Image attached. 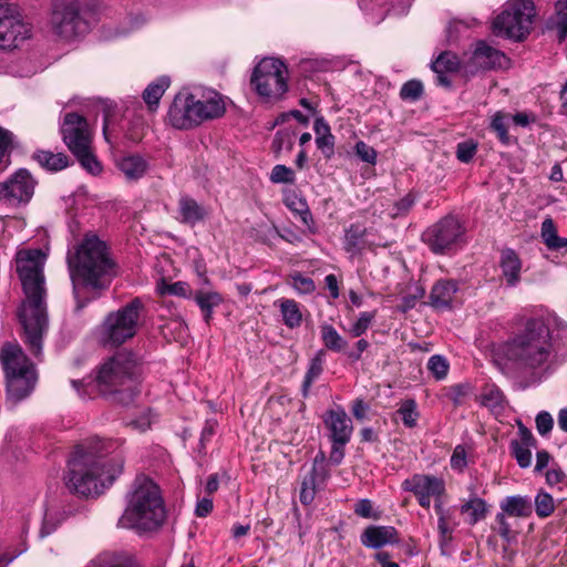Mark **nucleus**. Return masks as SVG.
Wrapping results in <instances>:
<instances>
[{
    "label": "nucleus",
    "mask_w": 567,
    "mask_h": 567,
    "mask_svg": "<svg viewBox=\"0 0 567 567\" xmlns=\"http://www.w3.org/2000/svg\"><path fill=\"white\" fill-rule=\"evenodd\" d=\"M466 228L454 215H446L427 227L422 234V241L435 255L455 251L465 241Z\"/></svg>",
    "instance_id": "obj_11"
},
{
    "label": "nucleus",
    "mask_w": 567,
    "mask_h": 567,
    "mask_svg": "<svg viewBox=\"0 0 567 567\" xmlns=\"http://www.w3.org/2000/svg\"><path fill=\"white\" fill-rule=\"evenodd\" d=\"M32 158L37 161L40 166L51 172H59L69 166V157L63 153H52L41 150L33 153Z\"/></svg>",
    "instance_id": "obj_30"
},
{
    "label": "nucleus",
    "mask_w": 567,
    "mask_h": 567,
    "mask_svg": "<svg viewBox=\"0 0 567 567\" xmlns=\"http://www.w3.org/2000/svg\"><path fill=\"white\" fill-rule=\"evenodd\" d=\"M270 181L275 184H291L295 182V173L290 167L278 164L271 171Z\"/></svg>",
    "instance_id": "obj_52"
},
{
    "label": "nucleus",
    "mask_w": 567,
    "mask_h": 567,
    "mask_svg": "<svg viewBox=\"0 0 567 567\" xmlns=\"http://www.w3.org/2000/svg\"><path fill=\"white\" fill-rule=\"evenodd\" d=\"M396 413L401 416L406 427L412 429L416 425L419 412L414 400H405Z\"/></svg>",
    "instance_id": "obj_44"
},
{
    "label": "nucleus",
    "mask_w": 567,
    "mask_h": 567,
    "mask_svg": "<svg viewBox=\"0 0 567 567\" xmlns=\"http://www.w3.org/2000/svg\"><path fill=\"white\" fill-rule=\"evenodd\" d=\"M554 27L557 30L559 42L567 37V0H558L556 2V19Z\"/></svg>",
    "instance_id": "obj_42"
},
{
    "label": "nucleus",
    "mask_w": 567,
    "mask_h": 567,
    "mask_svg": "<svg viewBox=\"0 0 567 567\" xmlns=\"http://www.w3.org/2000/svg\"><path fill=\"white\" fill-rule=\"evenodd\" d=\"M66 261L78 299V286L92 290H105L117 276V266L107 245L94 234H87L73 250H69Z\"/></svg>",
    "instance_id": "obj_3"
},
{
    "label": "nucleus",
    "mask_w": 567,
    "mask_h": 567,
    "mask_svg": "<svg viewBox=\"0 0 567 567\" xmlns=\"http://www.w3.org/2000/svg\"><path fill=\"white\" fill-rule=\"evenodd\" d=\"M507 115L503 112H496L491 121V130L494 131L499 140V142L504 145H508L511 143V136L507 131Z\"/></svg>",
    "instance_id": "obj_43"
},
{
    "label": "nucleus",
    "mask_w": 567,
    "mask_h": 567,
    "mask_svg": "<svg viewBox=\"0 0 567 567\" xmlns=\"http://www.w3.org/2000/svg\"><path fill=\"white\" fill-rule=\"evenodd\" d=\"M512 454L515 457L517 464L522 468H526L532 463V452L530 446H524L518 441H512L511 443Z\"/></svg>",
    "instance_id": "obj_51"
},
{
    "label": "nucleus",
    "mask_w": 567,
    "mask_h": 567,
    "mask_svg": "<svg viewBox=\"0 0 567 567\" xmlns=\"http://www.w3.org/2000/svg\"><path fill=\"white\" fill-rule=\"evenodd\" d=\"M555 509L554 499L550 494L539 492L535 497V512L538 517L546 518L553 514Z\"/></svg>",
    "instance_id": "obj_46"
},
{
    "label": "nucleus",
    "mask_w": 567,
    "mask_h": 567,
    "mask_svg": "<svg viewBox=\"0 0 567 567\" xmlns=\"http://www.w3.org/2000/svg\"><path fill=\"white\" fill-rule=\"evenodd\" d=\"M13 135L10 131L0 127V163L12 145Z\"/></svg>",
    "instance_id": "obj_62"
},
{
    "label": "nucleus",
    "mask_w": 567,
    "mask_h": 567,
    "mask_svg": "<svg viewBox=\"0 0 567 567\" xmlns=\"http://www.w3.org/2000/svg\"><path fill=\"white\" fill-rule=\"evenodd\" d=\"M458 58L449 51L442 52L435 61L432 62L431 69L433 72H455L458 70Z\"/></svg>",
    "instance_id": "obj_41"
},
{
    "label": "nucleus",
    "mask_w": 567,
    "mask_h": 567,
    "mask_svg": "<svg viewBox=\"0 0 567 567\" xmlns=\"http://www.w3.org/2000/svg\"><path fill=\"white\" fill-rule=\"evenodd\" d=\"M30 28L18 12L17 7L9 0H0V49L17 48L30 37Z\"/></svg>",
    "instance_id": "obj_13"
},
{
    "label": "nucleus",
    "mask_w": 567,
    "mask_h": 567,
    "mask_svg": "<svg viewBox=\"0 0 567 567\" xmlns=\"http://www.w3.org/2000/svg\"><path fill=\"white\" fill-rule=\"evenodd\" d=\"M480 402L491 411L497 412L503 409L504 395L495 384L486 385L482 390Z\"/></svg>",
    "instance_id": "obj_35"
},
{
    "label": "nucleus",
    "mask_w": 567,
    "mask_h": 567,
    "mask_svg": "<svg viewBox=\"0 0 567 567\" xmlns=\"http://www.w3.org/2000/svg\"><path fill=\"white\" fill-rule=\"evenodd\" d=\"M542 238L548 249L554 250L556 248L559 236L557 235L554 220L549 217L542 223Z\"/></svg>",
    "instance_id": "obj_50"
},
{
    "label": "nucleus",
    "mask_w": 567,
    "mask_h": 567,
    "mask_svg": "<svg viewBox=\"0 0 567 567\" xmlns=\"http://www.w3.org/2000/svg\"><path fill=\"white\" fill-rule=\"evenodd\" d=\"M354 513L362 518H378L379 517V514L373 512L372 502L368 498H362L355 503Z\"/></svg>",
    "instance_id": "obj_60"
},
{
    "label": "nucleus",
    "mask_w": 567,
    "mask_h": 567,
    "mask_svg": "<svg viewBox=\"0 0 567 567\" xmlns=\"http://www.w3.org/2000/svg\"><path fill=\"white\" fill-rule=\"evenodd\" d=\"M488 509L486 502L481 497H472L461 506V513L467 514V523L475 525L486 517Z\"/></svg>",
    "instance_id": "obj_31"
},
{
    "label": "nucleus",
    "mask_w": 567,
    "mask_h": 567,
    "mask_svg": "<svg viewBox=\"0 0 567 567\" xmlns=\"http://www.w3.org/2000/svg\"><path fill=\"white\" fill-rule=\"evenodd\" d=\"M401 487L405 492L433 495L434 498H440L445 493L444 480L427 474H414L404 480Z\"/></svg>",
    "instance_id": "obj_18"
},
{
    "label": "nucleus",
    "mask_w": 567,
    "mask_h": 567,
    "mask_svg": "<svg viewBox=\"0 0 567 567\" xmlns=\"http://www.w3.org/2000/svg\"><path fill=\"white\" fill-rule=\"evenodd\" d=\"M477 152V144L473 141H464L456 146V158L462 163H470Z\"/></svg>",
    "instance_id": "obj_53"
},
{
    "label": "nucleus",
    "mask_w": 567,
    "mask_h": 567,
    "mask_svg": "<svg viewBox=\"0 0 567 567\" xmlns=\"http://www.w3.org/2000/svg\"><path fill=\"white\" fill-rule=\"evenodd\" d=\"M296 288L302 293H310L315 290V282L311 278L303 277L302 275H296L293 277Z\"/></svg>",
    "instance_id": "obj_63"
},
{
    "label": "nucleus",
    "mask_w": 567,
    "mask_h": 567,
    "mask_svg": "<svg viewBox=\"0 0 567 567\" xmlns=\"http://www.w3.org/2000/svg\"><path fill=\"white\" fill-rule=\"evenodd\" d=\"M361 544L367 548L379 549L388 544H398L399 533L393 526H368L360 536Z\"/></svg>",
    "instance_id": "obj_20"
},
{
    "label": "nucleus",
    "mask_w": 567,
    "mask_h": 567,
    "mask_svg": "<svg viewBox=\"0 0 567 567\" xmlns=\"http://www.w3.org/2000/svg\"><path fill=\"white\" fill-rule=\"evenodd\" d=\"M118 440L86 439L79 444L69 460L64 476L65 486L72 494L97 496L123 472L124 457Z\"/></svg>",
    "instance_id": "obj_2"
},
{
    "label": "nucleus",
    "mask_w": 567,
    "mask_h": 567,
    "mask_svg": "<svg viewBox=\"0 0 567 567\" xmlns=\"http://www.w3.org/2000/svg\"><path fill=\"white\" fill-rule=\"evenodd\" d=\"M502 350L516 368L533 372L549 363L555 352L550 329L540 317L526 319Z\"/></svg>",
    "instance_id": "obj_4"
},
{
    "label": "nucleus",
    "mask_w": 567,
    "mask_h": 567,
    "mask_svg": "<svg viewBox=\"0 0 567 567\" xmlns=\"http://www.w3.org/2000/svg\"><path fill=\"white\" fill-rule=\"evenodd\" d=\"M457 290L458 286L454 280L437 281L431 290L430 305L440 310L450 308Z\"/></svg>",
    "instance_id": "obj_24"
},
{
    "label": "nucleus",
    "mask_w": 567,
    "mask_h": 567,
    "mask_svg": "<svg viewBox=\"0 0 567 567\" xmlns=\"http://www.w3.org/2000/svg\"><path fill=\"white\" fill-rule=\"evenodd\" d=\"M72 154L78 158L81 166L90 174L99 175L102 172V165L93 154L91 145Z\"/></svg>",
    "instance_id": "obj_39"
},
{
    "label": "nucleus",
    "mask_w": 567,
    "mask_h": 567,
    "mask_svg": "<svg viewBox=\"0 0 567 567\" xmlns=\"http://www.w3.org/2000/svg\"><path fill=\"white\" fill-rule=\"evenodd\" d=\"M168 86L169 80L165 76H162L157 79L155 82L147 85V87L143 92V100L145 101L150 110H154L155 107H157L161 97L163 96Z\"/></svg>",
    "instance_id": "obj_32"
},
{
    "label": "nucleus",
    "mask_w": 567,
    "mask_h": 567,
    "mask_svg": "<svg viewBox=\"0 0 567 567\" xmlns=\"http://www.w3.org/2000/svg\"><path fill=\"white\" fill-rule=\"evenodd\" d=\"M181 220L184 224L194 226L205 218V209L192 197L183 196L178 202Z\"/></svg>",
    "instance_id": "obj_29"
},
{
    "label": "nucleus",
    "mask_w": 567,
    "mask_h": 567,
    "mask_svg": "<svg viewBox=\"0 0 567 567\" xmlns=\"http://www.w3.org/2000/svg\"><path fill=\"white\" fill-rule=\"evenodd\" d=\"M167 120L177 130H190L198 126L195 95L189 92L177 93L168 109Z\"/></svg>",
    "instance_id": "obj_15"
},
{
    "label": "nucleus",
    "mask_w": 567,
    "mask_h": 567,
    "mask_svg": "<svg viewBox=\"0 0 567 567\" xmlns=\"http://www.w3.org/2000/svg\"><path fill=\"white\" fill-rule=\"evenodd\" d=\"M66 517L68 515L65 511L53 508L47 509L40 528V537L51 535Z\"/></svg>",
    "instance_id": "obj_36"
},
{
    "label": "nucleus",
    "mask_w": 567,
    "mask_h": 567,
    "mask_svg": "<svg viewBox=\"0 0 567 567\" xmlns=\"http://www.w3.org/2000/svg\"><path fill=\"white\" fill-rule=\"evenodd\" d=\"M347 444L348 443H336V442H332L331 452H330V455H329V461L333 465H339L342 462V460L344 457V446Z\"/></svg>",
    "instance_id": "obj_64"
},
{
    "label": "nucleus",
    "mask_w": 567,
    "mask_h": 567,
    "mask_svg": "<svg viewBox=\"0 0 567 567\" xmlns=\"http://www.w3.org/2000/svg\"><path fill=\"white\" fill-rule=\"evenodd\" d=\"M451 467L454 471L462 473L467 466V452L464 445H456L453 450L451 460Z\"/></svg>",
    "instance_id": "obj_54"
},
{
    "label": "nucleus",
    "mask_w": 567,
    "mask_h": 567,
    "mask_svg": "<svg viewBox=\"0 0 567 567\" xmlns=\"http://www.w3.org/2000/svg\"><path fill=\"white\" fill-rule=\"evenodd\" d=\"M322 372V360L319 355L315 357L310 367L305 375V380L302 382V394L303 396L308 395L309 389L313 381L321 374Z\"/></svg>",
    "instance_id": "obj_49"
},
{
    "label": "nucleus",
    "mask_w": 567,
    "mask_h": 567,
    "mask_svg": "<svg viewBox=\"0 0 567 567\" xmlns=\"http://www.w3.org/2000/svg\"><path fill=\"white\" fill-rule=\"evenodd\" d=\"M280 311L282 320L288 328H297L300 326L302 315L298 303L293 299H282L280 301Z\"/></svg>",
    "instance_id": "obj_34"
},
{
    "label": "nucleus",
    "mask_w": 567,
    "mask_h": 567,
    "mask_svg": "<svg viewBox=\"0 0 567 567\" xmlns=\"http://www.w3.org/2000/svg\"><path fill=\"white\" fill-rule=\"evenodd\" d=\"M535 14L533 1L511 0L502 13L495 18L494 31L508 39L522 41L529 34Z\"/></svg>",
    "instance_id": "obj_10"
},
{
    "label": "nucleus",
    "mask_w": 567,
    "mask_h": 567,
    "mask_svg": "<svg viewBox=\"0 0 567 567\" xmlns=\"http://www.w3.org/2000/svg\"><path fill=\"white\" fill-rule=\"evenodd\" d=\"M374 317H375V312L374 311H372V312H369V311L361 312L359 319L357 320V322L353 323V326L351 327V330H350L351 334L353 337L362 336L369 329V327L371 326Z\"/></svg>",
    "instance_id": "obj_55"
},
{
    "label": "nucleus",
    "mask_w": 567,
    "mask_h": 567,
    "mask_svg": "<svg viewBox=\"0 0 567 567\" xmlns=\"http://www.w3.org/2000/svg\"><path fill=\"white\" fill-rule=\"evenodd\" d=\"M473 393V386L468 382L457 383L444 388V396L452 401L455 406L463 405L466 399Z\"/></svg>",
    "instance_id": "obj_38"
},
{
    "label": "nucleus",
    "mask_w": 567,
    "mask_h": 567,
    "mask_svg": "<svg viewBox=\"0 0 567 567\" xmlns=\"http://www.w3.org/2000/svg\"><path fill=\"white\" fill-rule=\"evenodd\" d=\"M554 426V420L551 415L546 412H539L536 416V429L540 435H547Z\"/></svg>",
    "instance_id": "obj_58"
},
{
    "label": "nucleus",
    "mask_w": 567,
    "mask_h": 567,
    "mask_svg": "<svg viewBox=\"0 0 567 567\" xmlns=\"http://www.w3.org/2000/svg\"><path fill=\"white\" fill-rule=\"evenodd\" d=\"M159 291L163 295L187 297L189 292V286L183 281H177L174 284H163V286L159 288Z\"/></svg>",
    "instance_id": "obj_56"
},
{
    "label": "nucleus",
    "mask_w": 567,
    "mask_h": 567,
    "mask_svg": "<svg viewBox=\"0 0 567 567\" xmlns=\"http://www.w3.org/2000/svg\"><path fill=\"white\" fill-rule=\"evenodd\" d=\"M449 368L447 360L440 354L432 355L427 361V369L436 380H443L447 375Z\"/></svg>",
    "instance_id": "obj_47"
},
{
    "label": "nucleus",
    "mask_w": 567,
    "mask_h": 567,
    "mask_svg": "<svg viewBox=\"0 0 567 567\" xmlns=\"http://www.w3.org/2000/svg\"><path fill=\"white\" fill-rule=\"evenodd\" d=\"M499 267L508 286L514 287L519 282L522 261L515 250H502Z\"/></svg>",
    "instance_id": "obj_25"
},
{
    "label": "nucleus",
    "mask_w": 567,
    "mask_h": 567,
    "mask_svg": "<svg viewBox=\"0 0 567 567\" xmlns=\"http://www.w3.org/2000/svg\"><path fill=\"white\" fill-rule=\"evenodd\" d=\"M49 25L52 34L64 42L78 40L90 30L81 0H55L52 3Z\"/></svg>",
    "instance_id": "obj_9"
},
{
    "label": "nucleus",
    "mask_w": 567,
    "mask_h": 567,
    "mask_svg": "<svg viewBox=\"0 0 567 567\" xmlns=\"http://www.w3.org/2000/svg\"><path fill=\"white\" fill-rule=\"evenodd\" d=\"M368 229L361 224H351L344 230L343 248L352 256L359 255L367 246L365 236Z\"/></svg>",
    "instance_id": "obj_26"
},
{
    "label": "nucleus",
    "mask_w": 567,
    "mask_h": 567,
    "mask_svg": "<svg viewBox=\"0 0 567 567\" xmlns=\"http://www.w3.org/2000/svg\"><path fill=\"white\" fill-rule=\"evenodd\" d=\"M415 199L412 193H408L393 204L392 209L389 212L390 216L392 218L406 216L414 206Z\"/></svg>",
    "instance_id": "obj_48"
},
{
    "label": "nucleus",
    "mask_w": 567,
    "mask_h": 567,
    "mask_svg": "<svg viewBox=\"0 0 567 567\" xmlns=\"http://www.w3.org/2000/svg\"><path fill=\"white\" fill-rule=\"evenodd\" d=\"M94 567H138V565L130 556L102 555L95 559Z\"/></svg>",
    "instance_id": "obj_40"
},
{
    "label": "nucleus",
    "mask_w": 567,
    "mask_h": 567,
    "mask_svg": "<svg viewBox=\"0 0 567 567\" xmlns=\"http://www.w3.org/2000/svg\"><path fill=\"white\" fill-rule=\"evenodd\" d=\"M287 68L275 58L262 59L254 69L250 83L257 94L267 100H277L288 90Z\"/></svg>",
    "instance_id": "obj_12"
},
{
    "label": "nucleus",
    "mask_w": 567,
    "mask_h": 567,
    "mask_svg": "<svg viewBox=\"0 0 567 567\" xmlns=\"http://www.w3.org/2000/svg\"><path fill=\"white\" fill-rule=\"evenodd\" d=\"M499 507L508 516L514 517H528L533 512L530 498L522 495L505 497Z\"/></svg>",
    "instance_id": "obj_27"
},
{
    "label": "nucleus",
    "mask_w": 567,
    "mask_h": 567,
    "mask_svg": "<svg viewBox=\"0 0 567 567\" xmlns=\"http://www.w3.org/2000/svg\"><path fill=\"white\" fill-rule=\"evenodd\" d=\"M166 517L159 487L147 476L137 475L133 482L127 506L118 519L124 528L140 532L156 530Z\"/></svg>",
    "instance_id": "obj_6"
},
{
    "label": "nucleus",
    "mask_w": 567,
    "mask_h": 567,
    "mask_svg": "<svg viewBox=\"0 0 567 567\" xmlns=\"http://www.w3.org/2000/svg\"><path fill=\"white\" fill-rule=\"evenodd\" d=\"M316 145L318 150L324 155L326 158H331L334 154V136L330 134L328 136L316 137Z\"/></svg>",
    "instance_id": "obj_57"
},
{
    "label": "nucleus",
    "mask_w": 567,
    "mask_h": 567,
    "mask_svg": "<svg viewBox=\"0 0 567 567\" xmlns=\"http://www.w3.org/2000/svg\"><path fill=\"white\" fill-rule=\"evenodd\" d=\"M321 338L324 347L331 351L340 352L347 347V341L331 324L321 326Z\"/></svg>",
    "instance_id": "obj_37"
},
{
    "label": "nucleus",
    "mask_w": 567,
    "mask_h": 567,
    "mask_svg": "<svg viewBox=\"0 0 567 567\" xmlns=\"http://www.w3.org/2000/svg\"><path fill=\"white\" fill-rule=\"evenodd\" d=\"M195 301L204 315L205 322L209 323L213 316V309L221 303L223 298L217 292L197 291L195 295Z\"/></svg>",
    "instance_id": "obj_33"
},
{
    "label": "nucleus",
    "mask_w": 567,
    "mask_h": 567,
    "mask_svg": "<svg viewBox=\"0 0 567 567\" xmlns=\"http://www.w3.org/2000/svg\"><path fill=\"white\" fill-rule=\"evenodd\" d=\"M508 60L506 55L488 45L484 41H478L471 56V63L475 69L491 70L504 68Z\"/></svg>",
    "instance_id": "obj_19"
},
{
    "label": "nucleus",
    "mask_w": 567,
    "mask_h": 567,
    "mask_svg": "<svg viewBox=\"0 0 567 567\" xmlns=\"http://www.w3.org/2000/svg\"><path fill=\"white\" fill-rule=\"evenodd\" d=\"M424 93V87L421 81L410 80L405 82L400 90V97L403 101L416 102Z\"/></svg>",
    "instance_id": "obj_45"
},
{
    "label": "nucleus",
    "mask_w": 567,
    "mask_h": 567,
    "mask_svg": "<svg viewBox=\"0 0 567 567\" xmlns=\"http://www.w3.org/2000/svg\"><path fill=\"white\" fill-rule=\"evenodd\" d=\"M355 153L363 162L369 164H374L377 161L375 150L363 141H360L355 144Z\"/></svg>",
    "instance_id": "obj_59"
},
{
    "label": "nucleus",
    "mask_w": 567,
    "mask_h": 567,
    "mask_svg": "<svg viewBox=\"0 0 567 567\" xmlns=\"http://www.w3.org/2000/svg\"><path fill=\"white\" fill-rule=\"evenodd\" d=\"M116 167L128 182H137L148 171V162L138 154H130L116 159Z\"/></svg>",
    "instance_id": "obj_22"
},
{
    "label": "nucleus",
    "mask_w": 567,
    "mask_h": 567,
    "mask_svg": "<svg viewBox=\"0 0 567 567\" xmlns=\"http://www.w3.org/2000/svg\"><path fill=\"white\" fill-rule=\"evenodd\" d=\"M45 255L40 249H23L16 255V267L24 298L16 316L22 328V340L34 357H40L49 330L47 287L43 272Z\"/></svg>",
    "instance_id": "obj_1"
},
{
    "label": "nucleus",
    "mask_w": 567,
    "mask_h": 567,
    "mask_svg": "<svg viewBox=\"0 0 567 567\" xmlns=\"http://www.w3.org/2000/svg\"><path fill=\"white\" fill-rule=\"evenodd\" d=\"M35 185L37 182L29 171L20 168L0 183V202L12 207L25 205L31 200Z\"/></svg>",
    "instance_id": "obj_14"
},
{
    "label": "nucleus",
    "mask_w": 567,
    "mask_h": 567,
    "mask_svg": "<svg viewBox=\"0 0 567 567\" xmlns=\"http://www.w3.org/2000/svg\"><path fill=\"white\" fill-rule=\"evenodd\" d=\"M327 477V470L322 466L319 468L318 460H316L312 468L305 475L301 482L299 499L303 505H309L313 502L317 491L326 482Z\"/></svg>",
    "instance_id": "obj_21"
},
{
    "label": "nucleus",
    "mask_w": 567,
    "mask_h": 567,
    "mask_svg": "<svg viewBox=\"0 0 567 567\" xmlns=\"http://www.w3.org/2000/svg\"><path fill=\"white\" fill-rule=\"evenodd\" d=\"M143 309V301L134 298L118 310L110 312L101 326V342L104 346L118 347L134 338Z\"/></svg>",
    "instance_id": "obj_8"
},
{
    "label": "nucleus",
    "mask_w": 567,
    "mask_h": 567,
    "mask_svg": "<svg viewBox=\"0 0 567 567\" xmlns=\"http://www.w3.org/2000/svg\"><path fill=\"white\" fill-rule=\"evenodd\" d=\"M506 515L507 514L504 513L503 511L501 513H497L495 516V522L497 524V532H498L499 536L504 540L509 542L511 540V525L506 519Z\"/></svg>",
    "instance_id": "obj_61"
},
{
    "label": "nucleus",
    "mask_w": 567,
    "mask_h": 567,
    "mask_svg": "<svg viewBox=\"0 0 567 567\" xmlns=\"http://www.w3.org/2000/svg\"><path fill=\"white\" fill-rule=\"evenodd\" d=\"M195 104L198 125L205 121L223 116L226 111L225 103L221 96L217 93L204 100L195 97Z\"/></svg>",
    "instance_id": "obj_23"
},
{
    "label": "nucleus",
    "mask_w": 567,
    "mask_h": 567,
    "mask_svg": "<svg viewBox=\"0 0 567 567\" xmlns=\"http://www.w3.org/2000/svg\"><path fill=\"white\" fill-rule=\"evenodd\" d=\"M285 205L295 214L299 215L302 224L308 227L311 231V226L313 225V218L307 200L301 197L298 193L291 190L285 194L284 197Z\"/></svg>",
    "instance_id": "obj_28"
},
{
    "label": "nucleus",
    "mask_w": 567,
    "mask_h": 567,
    "mask_svg": "<svg viewBox=\"0 0 567 567\" xmlns=\"http://www.w3.org/2000/svg\"><path fill=\"white\" fill-rule=\"evenodd\" d=\"M61 133L71 153L82 151L83 147L90 146L92 143L89 123L84 116L78 113L65 114Z\"/></svg>",
    "instance_id": "obj_16"
},
{
    "label": "nucleus",
    "mask_w": 567,
    "mask_h": 567,
    "mask_svg": "<svg viewBox=\"0 0 567 567\" xmlns=\"http://www.w3.org/2000/svg\"><path fill=\"white\" fill-rule=\"evenodd\" d=\"M326 427L329 431V439L336 443H349L353 432L352 421L344 411L339 406L334 410L326 412L323 417Z\"/></svg>",
    "instance_id": "obj_17"
},
{
    "label": "nucleus",
    "mask_w": 567,
    "mask_h": 567,
    "mask_svg": "<svg viewBox=\"0 0 567 567\" xmlns=\"http://www.w3.org/2000/svg\"><path fill=\"white\" fill-rule=\"evenodd\" d=\"M0 363L4 372L6 404L14 409L34 392L39 374L33 362L16 343H4L0 350Z\"/></svg>",
    "instance_id": "obj_7"
},
{
    "label": "nucleus",
    "mask_w": 567,
    "mask_h": 567,
    "mask_svg": "<svg viewBox=\"0 0 567 567\" xmlns=\"http://www.w3.org/2000/svg\"><path fill=\"white\" fill-rule=\"evenodd\" d=\"M142 361L131 351H118L97 369L95 385L112 403L128 405L141 393Z\"/></svg>",
    "instance_id": "obj_5"
}]
</instances>
